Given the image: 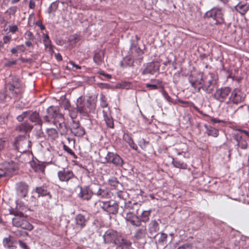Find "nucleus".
<instances>
[{"label":"nucleus","instance_id":"obj_43","mask_svg":"<svg viewBox=\"0 0 249 249\" xmlns=\"http://www.w3.org/2000/svg\"><path fill=\"white\" fill-rule=\"evenodd\" d=\"M78 113H79V111H78L76 106L75 108L71 107L69 109V114L72 121L77 117Z\"/></svg>","mask_w":249,"mask_h":249},{"label":"nucleus","instance_id":"obj_17","mask_svg":"<svg viewBox=\"0 0 249 249\" xmlns=\"http://www.w3.org/2000/svg\"><path fill=\"white\" fill-rule=\"evenodd\" d=\"M47 112L54 125H57V122L58 119L62 120L63 115L59 113L56 107L50 106L47 109Z\"/></svg>","mask_w":249,"mask_h":249},{"label":"nucleus","instance_id":"obj_34","mask_svg":"<svg viewBox=\"0 0 249 249\" xmlns=\"http://www.w3.org/2000/svg\"><path fill=\"white\" fill-rule=\"evenodd\" d=\"M137 229L135 232L134 236L137 239H142L145 237L146 229L145 226H142Z\"/></svg>","mask_w":249,"mask_h":249},{"label":"nucleus","instance_id":"obj_4","mask_svg":"<svg viewBox=\"0 0 249 249\" xmlns=\"http://www.w3.org/2000/svg\"><path fill=\"white\" fill-rule=\"evenodd\" d=\"M217 86V79L213 73H210L204 75L201 86L198 89V92L202 89L206 93L211 94Z\"/></svg>","mask_w":249,"mask_h":249},{"label":"nucleus","instance_id":"obj_36","mask_svg":"<svg viewBox=\"0 0 249 249\" xmlns=\"http://www.w3.org/2000/svg\"><path fill=\"white\" fill-rule=\"evenodd\" d=\"M204 127L206 130V133L208 136L213 137H217L219 135V130L212 126L204 125Z\"/></svg>","mask_w":249,"mask_h":249},{"label":"nucleus","instance_id":"obj_44","mask_svg":"<svg viewBox=\"0 0 249 249\" xmlns=\"http://www.w3.org/2000/svg\"><path fill=\"white\" fill-rule=\"evenodd\" d=\"M100 105L101 107L105 108L108 107V103L107 98L104 95L101 94L100 98Z\"/></svg>","mask_w":249,"mask_h":249},{"label":"nucleus","instance_id":"obj_16","mask_svg":"<svg viewBox=\"0 0 249 249\" xmlns=\"http://www.w3.org/2000/svg\"><path fill=\"white\" fill-rule=\"evenodd\" d=\"M71 133L76 137H82L85 133V128L81 126L79 121L73 120L71 125Z\"/></svg>","mask_w":249,"mask_h":249},{"label":"nucleus","instance_id":"obj_15","mask_svg":"<svg viewBox=\"0 0 249 249\" xmlns=\"http://www.w3.org/2000/svg\"><path fill=\"white\" fill-rule=\"evenodd\" d=\"M160 68V65L157 62H151L146 63L143 66V69L142 70V74L143 75L146 74L154 75L159 71Z\"/></svg>","mask_w":249,"mask_h":249},{"label":"nucleus","instance_id":"obj_37","mask_svg":"<svg viewBox=\"0 0 249 249\" xmlns=\"http://www.w3.org/2000/svg\"><path fill=\"white\" fill-rule=\"evenodd\" d=\"M108 184L117 190H121L123 188L122 184L115 177H112L108 180Z\"/></svg>","mask_w":249,"mask_h":249},{"label":"nucleus","instance_id":"obj_31","mask_svg":"<svg viewBox=\"0 0 249 249\" xmlns=\"http://www.w3.org/2000/svg\"><path fill=\"white\" fill-rule=\"evenodd\" d=\"M75 225L77 228L81 229L86 226L87 219L84 215L79 214L75 216Z\"/></svg>","mask_w":249,"mask_h":249},{"label":"nucleus","instance_id":"obj_9","mask_svg":"<svg viewBox=\"0 0 249 249\" xmlns=\"http://www.w3.org/2000/svg\"><path fill=\"white\" fill-rule=\"evenodd\" d=\"M122 237L123 236L120 233L112 229L107 230L103 235L105 243H112L114 245L117 244V242L120 240Z\"/></svg>","mask_w":249,"mask_h":249},{"label":"nucleus","instance_id":"obj_47","mask_svg":"<svg viewBox=\"0 0 249 249\" xmlns=\"http://www.w3.org/2000/svg\"><path fill=\"white\" fill-rule=\"evenodd\" d=\"M24 36L26 40H34L35 39L34 34L30 31H27L25 33Z\"/></svg>","mask_w":249,"mask_h":249},{"label":"nucleus","instance_id":"obj_59","mask_svg":"<svg viewBox=\"0 0 249 249\" xmlns=\"http://www.w3.org/2000/svg\"><path fill=\"white\" fill-rule=\"evenodd\" d=\"M36 25L40 27L41 30H44L45 29V27L42 24V21L41 20H38L36 22Z\"/></svg>","mask_w":249,"mask_h":249},{"label":"nucleus","instance_id":"obj_19","mask_svg":"<svg viewBox=\"0 0 249 249\" xmlns=\"http://www.w3.org/2000/svg\"><path fill=\"white\" fill-rule=\"evenodd\" d=\"M78 187L80 188V192L78 195V197L83 200L89 201L90 200L93 195H94V192L89 187L84 186H78Z\"/></svg>","mask_w":249,"mask_h":249},{"label":"nucleus","instance_id":"obj_11","mask_svg":"<svg viewBox=\"0 0 249 249\" xmlns=\"http://www.w3.org/2000/svg\"><path fill=\"white\" fill-rule=\"evenodd\" d=\"M231 89L229 87H223L216 89L213 94V98L219 102L222 103L226 101L230 96Z\"/></svg>","mask_w":249,"mask_h":249},{"label":"nucleus","instance_id":"obj_29","mask_svg":"<svg viewBox=\"0 0 249 249\" xmlns=\"http://www.w3.org/2000/svg\"><path fill=\"white\" fill-rule=\"evenodd\" d=\"M104 120L106 123L107 127L110 128L114 127V120L111 116L110 111H107L105 110L103 111Z\"/></svg>","mask_w":249,"mask_h":249},{"label":"nucleus","instance_id":"obj_25","mask_svg":"<svg viewBox=\"0 0 249 249\" xmlns=\"http://www.w3.org/2000/svg\"><path fill=\"white\" fill-rule=\"evenodd\" d=\"M160 230L158 223L155 220L151 221L148 226V231L151 237L155 238Z\"/></svg>","mask_w":249,"mask_h":249},{"label":"nucleus","instance_id":"obj_22","mask_svg":"<svg viewBox=\"0 0 249 249\" xmlns=\"http://www.w3.org/2000/svg\"><path fill=\"white\" fill-rule=\"evenodd\" d=\"M30 166L33 170L37 173L44 174L46 165L45 163L42 162L38 160H32L30 163Z\"/></svg>","mask_w":249,"mask_h":249},{"label":"nucleus","instance_id":"obj_55","mask_svg":"<svg viewBox=\"0 0 249 249\" xmlns=\"http://www.w3.org/2000/svg\"><path fill=\"white\" fill-rule=\"evenodd\" d=\"M148 143V142H146L145 140L142 139L139 142V145L142 148L145 147V145Z\"/></svg>","mask_w":249,"mask_h":249},{"label":"nucleus","instance_id":"obj_49","mask_svg":"<svg viewBox=\"0 0 249 249\" xmlns=\"http://www.w3.org/2000/svg\"><path fill=\"white\" fill-rule=\"evenodd\" d=\"M38 126L39 128L36 131V136L38 138H43L44 137V133L42 130V125Z\"/></svg>","mask_w":249,"mask_h":249},{"label":"nucleus","instance_id":"obj_40","mask_svg":"<svg viewBox=\"0 0 249 249\" xmlns=\"http://www.w3.org/2000/svg\"><path fill=\"white\" fill-rule=\"evenodd\" d=\"M172 163L173 164L174 167L179 169H185L187 168V164L185 162L178 160L174 158H172Z\"/></svg>","mask_w":249,"mask_h":249},{"label":"nucleus","instance_id":"obj_28","mask_svg":"<svg viewBox=\"0 0 249 249\" xmlns=\"http://www.w3.org/2000/svg\"><path fill=\"white\" fill-rule=\"evenodd\" d=\"M115 245L116 249H134L131 247V243L124 237H122Z\"/></svg>","mask_w":249,"mask_h":249},{"label":"nucleus","instance_id":"obj_5","mask_svg":"<svg viewBox=\"0 0 249 249\" xmlns=\"http://www.w3.org/2000/svg\"><path fill=\"white\" fill-rule=\"evenodd\" d=\"M6 88L9 94L14 98H20L24 91V87L17 77L12 78L11 81L7 84Z\"/></svg>","mask_w":249,"mask_h":249},{"label":"nucleus","instance_id":"obj_24","mask_svg":"<svg viewBox=\"0 0 249 249\" xmlns=\"http://www.w3.org/2000/svg\"><path fill=\"white\" fill-rule=\"evenodd\" d=\"M29 119L31 122L34 123L35 125H42V119L40 117L39 112H37L36 111H32L30 110Z\"/></svg>","mask_w":249,"mask_h":249},{"label":"nucleus","instance_id":"obj_21","mask_svg":"<svg viewBox=\"0 0 249 249\" xmlns=\"http://www.w3.org/2000/svg\"><path fill=\"white\" fill-rule=\"evenodd\" d=\"M17 241L11 235L4 237L2 240V245L6 249H16Z\"/></svg>","mask_w":249,"mask_h":249},{"label":"nucleus","instance_id":"obj_30","mask_svg":"<svg viewBox=\"0 0 249 249\" xmlns=\"http://www.w3.org/2000/svg\"><path fill=\"white\" fill-rule=\"evenodd\" d=\"M234 8L241 15H244L249 10V3L244 1H240L234 6Z\"/></svg>","mask_w":249,"mask_h":249},{"label":"nucleus","instance_id":"obj_10","mask_svg":"<svg viewBox=\"0 0 249 249\" xmlns=\"http://www.w3.org/2000/svg\"><path fill=\"white\" fill-rule=\"evenodd\" d=\"M224 11L222 8L214 7L207 12L208 17L213 18L215 24H222L224 22Z\"/></svg>","mask_w":249,"mask_h":249},{"label":"nucleus","instance_id":"obj_14","mask_svg":"<svg viewBox=\"0 0 249 249\" xmlns=\"http://www.w3.org/2000/svg\"><path fill=\"white\" fill-rule=\"evenodd\" d=\"M57 177L60 181L67 183L76 178L71 170L64 168L58 171Z\"/></svg>","mask_w":249,"mask_h":249},{"label":"nucleus","instance_id":"obj_45","mask_svg":"<svg viewBox=\"0 0 249 249\" xmlns=\"http://www.w3.org/2000/svg\"><path fill=\"white\" fill-rule=\"evenodd\" d=\"M30 115V110H27L26 111L23 112L20 115H19L17 116V119L18 122H22L23 120L27 118H29V116Z\"/></svg>","mask_w":249,"mask_h":249},{"label":"nucleus","instance_id":"obj_18","mask_svg":"<svg viewBox=\"0 0 249 249\" xmlns=\"http://www.w3.org/2000/svg\"><path fill=\"white\" fill-rule=\"evenodd\" d=\"M233 138L237 143L236 149L238 151H239V148H240L242 150H246L248 149L249 146V144L245 137H244L239 134L236 133L234 134Z\"/></svg>","mask_w":249,"mask_h":249},{"label":"nucleus","instance_id":"obj_32","mask_svg":"<svg viewBox=\"0 0 249 249\" xmlns=\"http://www.w3.org/2000/svg\"><path fill=\"white\" fill-rule=\"evenodd\" d=\"M123 140L128 144L131 148L136 151L138 150V146L134 142L130 134L124 133L123 135Z\"/></svg>","mask_w":249,"mask_h":249},{"label":"nucleus","instance_id":"obj_61","mask_svg":"<svg viewBox=\"0 0 249 249\" xmlns=\"http://www.w3.org/2000/svg\"><path fill=\"white\" fill-rule=\"evenodd\" d=\"M150 82H153V84H156L159 85H162V82L161 80L156 79H152L150 80Z\"/></svg>","mask_w":249,"mask_h":249},{"label":"nucleus","instance_id":"obj_7","mask_svg":"<svg viewBox=\"0 0 249 249\" xmlns=\"http://www.w3.org/2000/svg\"><path fill=\"white\" fill-rule=\"evenodd\" d=\"M30 143V141L25 135H19L13 143V146L16 150L22 152L29 148Z\"/></svg>","mask_w":249,"mask_h":249},{"label":"nucleus","instance_id":"obj_48","mask_svg":"<svg viewBox=\"0 0 249 249\" xmlns=\"http://www.w3.org/2000/svg\"><path fill=\"white\" fill-rule=\"evenodd\" d=\"M57 121V125L56 126L57 127L58 129H61L63 126H65V128H67V125L64 122V116L62 117V120L58 119Z\"/></svg>","mask_w":249,"mask_h":249},{"label":"nucleus","instance_id":"obj_58","mask_svg":"<svg viewBox=\"0 0 249 249\" xmlns=\"http://www.w3.org/2000/svg\"><path fill=\"white\" fill-rule=\"evenodd\" d=\"M69 64L71 65L75 70H80L81 69V67L75 64L72 61H70L69 62Z\"/></svg>","mask_w":249,"mask_h":249},{"label":"nucleus","instance_id":"obj_33","mask_svg":"<svg viewBox=\"0 0 249 249\" xmlns=\"http://www.w3.org/2000/svg\"><path fill=\"white\" fill-rule=\"evenodd\" d=\"M43 37V43L45 47V49L47 50V51L50 53H53V45L52 44V42L50 39L49 36L47 34H44Z\"/></svg>","mask_w":249,"mask_h":249},{"label":"nucleus","instance_id":"obj_41","mask_svg":"<svg viewBox=\"0 0 249 249\" xmlns=\"http://www.w3.org/2000/svg\"><path fill=\"white\" fill-rule=\"evenodd\" d=\"M151 211H144L140 215V227L142 225V222L146 223L149 220V216L150 215Z\"/></svg>","mask_w":249,"mask_h":249},{"label":"nucleus","instance_id":"obj_2","mask_svg":"<svg viewBox=\"0 0 249 249\" xmlns=\"http://www.w3.org/2000/svg\"><path fill=\"white\" fill-rule=\"evenodd\" d=\"M27 209H28L27 207L20 205L19 210L13 211L10 213L15 216L12 218V224L14 226L28 231H31L33 229V226L27 220V216L23 213Z\"/></svg>","mask_w":249,"mask_h":249},{"label":"nucleus","instance_id":"obj_62","mask_svg":"<svg viewBox=\"0 0 249 249\" xmlns=\"http://www.w3.org/2000/svg\"><path fill=\"white\" fill-rule=\"evenodd\" d=\"M17 61L16 60L10 61L5 64V66L7 67H10L13 65H16Z\"/></svg>","mask_w":249,"mask_h":249},{"label":"nucleus","instance_id":"obj_38","mask_svg":"<svg viewBox=\"0 0 249 249\" xmlns=\"http://www.w3.org/2000/svg\"><path fill=\"white\" fill-rule=\"evenodd\" d=\"M46 133L48 139L52 141L55 140L58 138V133L54 128H48Z\"/></svg>","mask_w":249,"mask_h":249},{"label":"nucleus","instance_id":"obj_54","mask_svg":"<svg viewBox=\"0 0 249 249\" xmlns=\"http://www.w3.org/2000/svg\"><path fill=\"white\" fill-rule=\"evenodd\" d=\"M43 120V123H47L48 124H53L52 120L50 118L48 114L45 115L42 118Z\"/></svg>","mask_w":249,"mask_h":249},{"label":"nucleus","instance_id":"obj_35","mask_svg":"<svg viewBox=\"0 0 249 249\" xmlns=\"http://www.w3.org/2000/svg\"><path fill=\"white\" fill-rule=\"evenodd\" d=\"M131 48L132 50H133V48L135 49L134 56L136 57V59L138 60L139 62H141L143 59L142 51L140 48V47H137L135 43L131 45Z\"/></svg>","mask_w":249,"mask_h":249},{"label":"nucleus","instance_id":"obj_50","mask_svg":"<svg viewBox=\"0 0 249 249\" xmlns=\"http://www.w3.org/2000/svg\"><path fill=\"white\" fill-rule=\"evenodd\" d=\"M12 172L14 171V169L12 168ZM12 171H5L3 169H0V178L3 177H7L9 176L10 173H11Z\"/></svg>","mask_w":249,"mask_h":249},{"label":"nucleus","instance_id":"obj_23","mask_svg":"<svg viewBox=\"0 0 249 249\" xmlns=\"http://www.w3.org/2000/svg\"><path fill=\"white\" fill-rule=\"evenodd\" d=\"M17 193L18 195L22 198L26 197L28 193L29 186L24 182H19L17 184Z\"/></svg>","mask_w":249,"mask_h":249},{"label":"nucleus","instance_id":"obj_51","mask_svg":"<svg viewBox=\"0 0 249 249\" xmlns=\"http://www.w3.org/2000/svg\"><path fill=\"white\" fill-rule=\"evenodd\" d=\"M161 93L164 98L169 102H173V99L169 96L168 93L162 88Z\"/></svg>","mask_w":249,"mask_h":249},{"label":"nucleus","instance_id":"obj_8","mask_svg":"<svg viewBox=\"0 0 249 249\" xmlns=\"http://www.w3.org/2000/svg\"><path fill=\"white\" fill-rule=\"evenodd\" d=\"M103 163L112 164L116 167H123L124 163L123 159L118 154L112 152H108Z\"/></svg>","mask_w":249,"mask_h":249},{"label":"nucleus","instance_id":"obj_12","mask_svg":"<svg viewBox=\"0 0 249 249\" xmlns=\"http://www.w3.org/2000/svg\"><path fill=\"white\" fill-rule=\"evenodd\" d=\"M204 75L200 72L191 73L188 76V81L192 87L198 91V89L201 86Z\"/></svg>","mask_w":249,"mask_h":249},{"label":"nucleus","instance_id":"obj_52","mask_svg":"<svg viewBox=\"0 0 249 249\" xmlns=\"http://www.w3.org/2000/svg\"><path fill=\"white\" fill-rule=\"evenodd\" d=\"M167 237V235L166 234L164 233H160V237L159 238L158 242L159 243H162L164 242Z\"/></svg>","mask_w":249,"mask_h":249},{"label":"nucleus","instance_id":"obj_27","mask_svg":"<svg viewBox=\"0 0 249 249\" xmlns=\"http://www.w3.org/2000/svg\"><path fill=\"white\" fill-rule=\"evenodd\" d=\"M34 125L30 124L28 121L20 124L16 127V130L19 132L27 133L33 129Z\"/></svg>","mask_w":249,"mask_h":249},{"label":"nucleus","instance_id":"obj_63","mask_svg":"<svg viewBox=\"0 0 249 249\" xmlns=\"http://www.w3.org/2000/svg\"><path fill=\"white\" fill-rule=\"evenodd\" d=\"M211 121L213 123H220L223 122L222 120H219L215 118H212L211 119Z\"/></svg>","mask_w":249,"mask_h":249},{"label":"nucleus","instance_id":"obj_46","mask_svg":"<svg viewBox=\"0 0 249 249\" xmlns=\"http://www.w3.org/2000/svg\"><path fill=\"white\" fill-rule=\"evenodd\" d=\"M146 87L148 88L150 90L157 89L161 87L163 88V85H159L156 84H146L145 85Z\"/></svg>","mask_w":249,"mask_h":249},{"label":"nucleus","instance_id":"obj_39","mask_svg":"<svg viewBox=\"0 0 249 249\" xmlns=\"http://www.w3.org/2000/svg\"><path fill=\"white\" fill-rule=\"evenodd\" d=\"M103 59L104 53L102 52L99 51L94 53L93 61L97 65H100L103 61Z\"/></svg>","mask_w":249,"mask_h":249},{"label":"nucleus","instance_id":"obj_20","mask_svg":"<svg viewBox=\"0 0 249 249\" xmlns=\"http://www.w3.org/2000/svg\"><path fill=\"white\" fill-rule=\"evenodd\" d=\"M94 195L102 199H108L112 196V193L109 189L104 186L99 187L98 190L94 192Z\"/></svg>","mask_w":249,"mask_h":249},{"label":"nucleus","instance_id":"obj_26","mask_svg":"<svg viewBox=\"0 0 249 249\" xmlns=\"http://www.w3.org/2000/svg\"><path fill=\"white\" fill-rule=\"evenodd\" d=\"M34 191L38 194V197L48 196L50 199L52 198V195L46 185L36 187Z\"/></svg>","mask_w":249,"mask_h":249},{"label":"nucleus","instance_id":"obj_60","mask_svg":"<svg viewBox=\"0 0 249 249\" xmlns=\"http://www.w3.org/2000/svg\"><path fill=\"white\" fill-rule=\"evenodd\" d=\"M18 30V27L16 25L10 26L9 31L12 33H15Z\"/></svg>","mask_w":249,"mask_h":249},{"label":"nucleus","instance_id":"obj_1","mask_svg":"<svg viewBox=\"0 0 249 249\" xmlns=\"http://www.w3.org/2000/svg\"><path fill=\"white\" fill-rule=\"evenodd\" d=\"M141 207V204L137 202L132 203L130 201L125 202L122 216L124 218L126 224L135 227H140V217L138 215V211Z\"/></svg>","mask_w":249,"mask_h":249},{"label":"nucleus","instance_id":"obj_13","mask_svg":"<svg viewBox=\"0 0 249 249\" xmlns=\"http://www.w3.org/2000/svg\"><path fill=\"white\" fill-rule=\"evenodd\" d=\"M101 208L109 214H116L119 209L117 203L113 201H101Z\"/></svg>","mask_w":249,"mask_h":249},{"label":"nucleus","instance_id":"obj_6","mask_svg":"<svg viewBox=\"0 0 249 249\" xmlns=\"http://www.w3.org/2000/svg\"><path fill=\"white\" fill-rule=\"evenodd\" d=\"M246 97V94L242 91L239 88H235L231 89V92L229 97V100L227 103H230L234 105H239L244 102Z\"/></svg>","mask_w":249,"mask_h":249},{"label":"nucleus","instance_id":"obj_56","mask_svg":"<svg viewBox=\"0 0 249 249\" xmlns=\"http://www.w3.org/2000/svg\"><path fill=\"white\" fill-rule=\"evenodd\" d=\"M63 149L65 151H67L68 153H69L71 155L74 154V152H73V151L68 146H67L66 145H64Z\"/></svg>","mask_w":249,"mask_h":249},{"label":"nucleus","instance_id":"obj_53","mask_svg":"<svg viewBox=\"0 0 249 249\" xmlns=\"http://www.w3.org/2000/svg\"><path fill=\"white\" fill-rule=\"evenodd\" d=\"M19 245L20 247L22 249H30L29 247L27 245V244L23 242L22 241L19 240L18 241Z\"/></svg>","mask_w":249,"mask_h":249},{"label":"nucleus","instance_id":"obj_57","mask_svg":"<svg viewBox=\"0 0 249 249\" xmlns=\"http://www.w3.org/2000/svg\"><path fill=\"white\" fill-rule=\"evenodd\" d=\"M125 61H127V65L129 66H132L133 65L134 61L133 60L131 59V58L130 57H126L124 59Z\"/></svg>","mask_w":249,"mask_h":249},{"label":"nucleus","instance_id":"obj_3","mask_svg":"<svg viewBox=\"0 0 249 249\" xmlns=\"http://www.w3.org/2000/svg\"><path fill=\"white\" fill-rule=\"evenodd\" d=\"M76 106L82 116H87L89 113H95L96 100L92 99L86 100L82 96H80L76 100Z\"/></svg>","mask_w":249,"mask_h":249},{"label":"nucleus","instance_id":"obj_64","mask_svg":"<svg viewBox=\"0 0 249 249\" xmlns=\"http://www.w3.org/2000/svg\"><path fill=\"white\" fill-rule=\"evenodd\" d=\"M11 39V37L9 36H4L3 37V43H8Z\"/></svg>","mask_w":249,"mask_h":249},{"label":"nucleus","instance_id":"obj_42","mask_svg":"<svg viewBox=\"0 0 249 249\" xmlns=\"http://www.w3.org/2000/svg\"><path fill=\"white\" fill-rule=\"evenodd\" d=\"M59 5V2L55 1L51 4L47 10V12L50 14H53L54 15L55 12L57 10Z\"/></svg>","mask_w":249,"mask_h":249}]
</instances>
